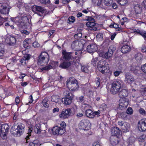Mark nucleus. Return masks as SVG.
<instances>
[{"label": "nucleus", "instance_id": "473e14b6", "mask_svg": "<svg viewBox=\"0 0 146 146\" xmlns=\"http://www.w3.org/2000/svg\"><path fill=\"white\" fill-rule=\"evenodd\" d=\"M60 100V98L57 95H53L51 97V100L52 101L57 103Z\"/></svg>", "mask_w": 146, "mask_h": 146}, {"label": "nucleus", "instance_id": "2eb2a0df", "mask_svg": "<svg viewBox=\"0 0 146 146\" xmlns=\"http://www.w3.org/2000/svg\"><path fill=\"white\" fill-rule=\"evenodd\" d=\"M58 63V62L51 61L47 66L43 67L40 69L42 71H43L44 70H48L54 68L57 66Z\"/></svg>", "mask_w": 146, "mask_h": 146}, {"label": "nucleus", "instance_id": "1a4fd4ad", "mask_svg": "<svg viewBox=\"0 0 146 146\" xmlns=\"http://www.w3.org/2000/svg\"><path fill=\"white\" fill-rule=\"evenodd\" d=\"M38 61L40 63L43 62L47 64L49 60V56L48 54L45 52H42L38 58Z\"/></svg>", "mask_w": 146, "mask_h": 146}, {"label": "nucleus", "instance_id": "79ce46f5", "mask_svg": "<svg viewBox=\"0 0 146 146\" xmlns=\"http://www.w3.org/2000/svg\"><path fill=\"white\" fill-rule=\"evenodd\" d=\"M79 42L78 41L74 42L71 44V46L73 48L75 49L78 48V46L79 44Z\"/></svg>", "mask_w": 146, "mask_h": 146}, {"label": "nucleus", "instance_id": "a18cd8bd", "mask_svg": "<svg viewBox=\"0 0 146 146\" xmlns=\"http://www.w3.org/2000/svg\"><path fill=\"white\" fill-rule=\"evenodd\" d=\"M3 45L0 44V56H2L4 53L5 51L3 48Z\"/></svg>", "mask_w": 146, "mask_h": 146}, {"label": "nucleus", "instance_id": "a211bd4d", "mask_svg": "<svg viewBox=\"0 0 146 146\" xmlns=\"http://www.w3.org/2000/svg\"><path fill=\"white\" fill-rule=\"evenodd\" d=\"M128 103L127 101L125 99H121L119 102V107L121 109L126 108L128 105Z\"/></svg>", "mask_w": 146, "mask_h": 146}, {"label": "nucleus", "instance_id": "c03bdc74", "mask_svg": "<svg viewBox=\"0 0 146 146\" xmlns=\"http://www.w3.org/2000/svg\"><path fill=\"white\" fill-rule=\"evenodd\" d=\"M118 3L122 5H124L127 2V0H117Z\"/></svg>", "mask_w": 146, "mask_h": 146}, {"label": "nucleus", "instance_id": "6ab92c4d", "mask_svg": "<svg viewBox=\"0 0 146 146\" xmlns=\"http://www.w3.org/2000/svg\"><path fill=\"white\" fill-rule=\"evenodd\" d=\"M98 49V47L95 44H92L88 45L87 50L88 52L92 53L96 52Z\"/></svg>", "mask_w": 146, "mask_h": 146}, {"label": "nucleus", "instance_id": "4468645a", "mask_svg": "<svg viewBox=\"0 0 146 146\" xmlns=\"http://www.w3.org/2000/svg\"><path fill=\"white\" fill-rule=\"evenodd\" d=\"M8 6V5L6 3H0V13L3 14H8L9 10Z\"/></svg>", "mask_w": 146, "mask_h": 146}, {"label": "nucleus", "instance_id": "09e8293b", "mask_svg": "<svg viewBox=\"0 0 146 146\" xmlns=\"http://www.w3.org/2000/svg\"><path fill=\"white\" fill-rule=\"evenodd\" d=\"M98 59L97 58H94L92 60L91 64L94 66H95L96 65L97 61H98Z\"/></svg>", "mask_w": 146, "mask_h": 146}, {"label": "nucleus", "instance_id": "0eeeda50", "mask_svg": "<svg viewBox=\"0 0 146 146\" xmlns=\"http://www.w3.org/2000/svg\"><path fill=\"white\" fill-rule=\"evenodd\" d=\"M116 49V48L114 45L111 46L108 49V52L105 54L102 52H100L99 53L100 56H102L106 58H108L111 57L113 55L114 52Z\"/></svg>", "mask_w": 146, "mask_h": 146}, {"label": "nucleus", "instance_id": "a19ab883", "mask_svg": "<svg viewBox=\"0 0 146 146\" xmlns=\"http://www.w3.org/2000/svg\"><path fill=\"white\" fill-rule=\"evenodd\" d=\"M93 3L96 5L100 6L102 4V0H92Z\"/></svg>", "mask_w": 146, "mask_h": 146}, {"label": "nucleus", "instance_id": "774afa93", "mask_svg": "<svg viewBox=\"0 0 146 146\" xmlns=\"http://www.w3.org/2000/svg\"><path fill=\"white\" fill-rule=\"evenodd\" d=\"M110 27L111 28H113L116 29L118 27V25L115 23H114L113 25L111 24L110 25Z\"/></svg>", "mask_w": 146, "mask_h": 146}, {"label": "nucleus", "instance_id": "cd10ccee", "mask_svg": "<svg viewBox=\"0 0 146 146\" xmlns=\"http://www.w3.org/2000/svg\"><path fill=\"white\" fill-rule=\"evenodd\" d=\"M128 94L127 90L123 89L119 92V96L121 98H124L127 96Z\"/></svg>", "mask_w": 146, "mask_h": 146}, {"label": "nucleus", "instance_id": "412c9836", "mask_svg": "<svg viewBox=\"0 0 146 146\" xmlns=\"http://www.w3.org/2000/svg\"><path fill=\"white\" fill-rule=\"evenodd\" d=\"M118 125L121 127V128L126 131H128V129L129 128V125L128 123H123L122 121H119L118 122Z\"/></svg>", "mask_w": 146, "mask_h": 146}, {"label": "nucleus", "instance_id": "ddd939ff", "mask_svg": "<svg viewBox=\"0 0 146 146\" xmlns=\"http://www.w3.org/2000/svg\"><path fill=\"white\" fill-rule=\"evenodd\" d=\"M138 127L140 131H146V119H143L138 122Z\"/></svg>", "mask_w": 146, "mask_h": 146}, {"label": "nucleus", "instance_id": "a878e982", "mask_svg": "<svg viewBox=\"0 0 146 146\" xmlns=\"http://www.w3.org/2000/svg\"><path fill=\"white\" fill-rule=\"evenodd\" d=\"M85 113L86 116L90 118H94L95 116L93 111L90 109L86 110Z\"/></svg>", "mask_w": 146, "mask_h": 146}, {"label": "nucleus", "instance_id": "7ed1b4c3", "mask_svg": "<svg viewBox=\"0 0 146 146\" xmlns=\"http://www.w3.org/2000/svg\"><path fill=\"white\" fill-rule=\"evenodd\" d=\"M69 82L66 83V86L69 90L71 91H75L78 90L79 85L77 80L74 78H71Z\"/></svg>", "mask_w": 146, "mask_h": 146}, {"label": "nucleus", "instance_id": "37998d69", "mask_svg": "<svg viewBox=\"0 0 146 146\" xmlns=\"http://www.w3.org/2000/svg\"><path fill=\"white\" fill-rule=\"evenodd\" d=\"M75 21V17L73 16H71L69 17L68 20L67 22L70 24H71L74 23Z\"/></svg>", "mask_w": 146, "mask_h": 146}, {"label": "nucleus", "instance_id": "e433bc0d", "mask_svg": "<svg viewBox=\"0 0 146 146\" xmlns=\"http://www.w3.org/2000/svg\"><path fill=\"white\" fill-rule=\"evenodd\" d=\"M96 38L98 41L103 40V34L101 33H99L96 35Z\"/></svg>", "mask_w": 146, "mask_h": 146}, {"label": "nucleus", "instance_id": "864d4df0", "mask_svg": "<svg viewBox=\"0 0 146 146\" xmlns=\"http://www.w3.org/2000/svg\"><path fill=\"white\" fill-rule=\"evenodd\" d=\"M104 3L106 5L108 6L110 5L111 0H104Z\"/></svg>", "mask_w": 146, "mask_h": 146}, {"label": "nucleus", "instance_id": "58836bf2", "mask_svg": "<svg viewBox=\"0 0 146 146\" xmlns=\"http://www.w3.org/2000/svg\"><path fill=\"white\" fill-rule=\"evenodd\" d=\"M143 55L140 53H138L135 54V59L138 61L141 60L143 58Z\"/></svg>", "mask_w": 146, "mask_h": 146}, {"label": "nucleus", "instance_id": "39448f33", "mask_svg": "<svg viewBox=\"0 0 146 146\" xmlns=\"http://www.w3.org/2000/svg\"><path fill=\"white\" fill-rule=\"evenodd\" d=\"M125 82L127 84H130L131 86H134L137 85V82L134 79L133 76L129 73H126L125 75Z\"/></svg>", "mask_w": 146, "mask_h": 146}, {"label": "nucleus", "instance_id": "72a5a7b5", "mask_svg": "<svg viewBox=\"0 0 146 146\" xmlns=\"http://www.w3.org/2000/svg\"><path fill=\"white\" fill-rule=\"evenodd\" d=\"M81 70L82 72L84 73H89V69L88 66L87 65H84L82 66Z\"/></svg>", "mask_w": 146, "mask_h": 146}, {"label": "nucleus", "instance_id": "b1692460", "mask_svg": "<svg viewBox=\"0 0 146 146\" xmlns=\"http://www.w3.org/2000/svg\"><path fill=\"white\" fill-rule=\"evenodd\" d=\"M142 8L141 6L139 4H137L134 7V11L136 15L140 14L142 12Z\"/></svg>", "mask_w": 146, "mask_h": 146}, {"label": "nucleus", "instance_id": "6e6552de", "mask_svg": "<svg viewBox=\"0 0 146 146\" xmlns=\"http://www.w3.org/2000/svg\"><path fill=\"white\" fill-rule=\"evenodd\" d=\"M79 126L80 129L87 131L90 129L91 124L88 120L85 119L82 120L80 122Z\"/></svg>", "mask_w": 146, "mask_h": 146}, {"label": "nucleus", "instance_id": "9d476101", "mask_svg": "<svg viewBox=\"0 0 146 146\" xmlns=\"http://www.w3.org/2000/svg\"><path fill=\"white\" fill-rule=\"evenodd\" d=\"M73 115L74 113L72 112L71 109L68 108L63 110L60 115L59 117L60 118L64 119L67 118L70 116H72Z\"/></svg>", "mask_w": 146, "mask_h": 146}, {"label": "nucleus", "instance_id": "f8f14e48", "mask_svg": "<svg viewBox=\"0 0 146 146\" xmlns=\"http://www.w3.org/2000/svg\"><path fill=\"white\" fill-rule=\"evenodd\" d=\"M106 62L104 60H102L98 63V66L99 70L102 73L104 74L105 71L107 69L105 64Z\"/></svg>", "mask_w": 146, "mask_h": 146}, {"label": "nucleus", "instance_id": "4be33fe9", "mask_svg": "<svg viewBox=\"0 0 146 146\" xmlns=\"http://www.w3.org/2000/svg\"><path fill=\"white\" fill-rule=\"evenodd\" d=\"M32 10L34 12L37 11L41 12L42 13H44L45 12V9L42 7L36 5L33 6L32 8Z\"/></svg>", "mask_w": 146, "mask_h": 146}, {"label": "nucleus", "instance_id": "c756f323", "mask_svg": "<svg viewBox=\"0 0 146 146\" xmlns=\"http://www.w3.org/2000/svg\"><path fill=\"white\" fill-rule=\"evenodd\" d=\"M130 50V47L127 45H125L122 46L121 49V51L123 53H125L129 51Z\"/></svg>", "mask_w": 146, "mask_h": 146}, {"label": "nucleus", "instance_id": "aec40b11", "mask_svg": "<svg viewBox=\"0 0 146 146\" xmlns=\"http://www.w3.org/2000/svg\"><path fill=\"white\" fill-rule=\"evenodd\" d=\"M87 18L86 20L88 21L87 22L86 24V25L88 27L92 28L96 24L94 22V20L92 17H86Z\"/></svg>", "mask_w": 146, "mask_h": 146}, {"label": "nucleus", "instance_id": "423d86ee", "mask_svg": "<svg viewBox=\"0 0 146 146\" xmlns=\"http://www.w3.org/2000/svg\"><path fill=\"white\" fill-rule=\"evenodd\" d=\"M74 53L71 52H67L66 51H64L62 52V54L63 55V58L64 60L70 62H72L74 63H76L75 61V59L77 58V56H75L73 58L72 55Z\"/></svg>", "mask_w": 146, "mask_h": 146}, {"label": "nucleus", "instance_id": "f03ea898", "mask_svg": "<svg viewBox=\"0 0 146 146\" xmlns=\"http://www.w3.org/2000/svg\"><path fill=\"white\" fill-rule=\"evenodd\" d=\"M122 82L121 80H115L111 84L110 91L111 93L116 94L119 91L122 84Z\"/></svg>", "mask_w": 146, "mask_h": 146}, {"label": "nucleus", "instance_id": "f704fd0d", "mask_svg": "<svg viewBox=\"0 0 146 146\" xmlns=\"http://www.w3.org/2000/svg\"><path fill=\"white\" fill-rule=\"evenodd\" d=\"M95 87H99L100 84V79L99 77L96 78L94 82Z\"/></svg>", "mask_w": 146, "mask_h": 146}, {"label": "nucleus", "instance_id": "052dcab7", "mask_svg": "<svg viewBox=\"0 0 146 146\" xmlns=\"http://www.w3.org/2000/svg\"><path fill=\"white\" fill-rule=\"evenodd\" d=\"M1 133L0 132V135L3 139H5L7 138L6 133Z\"/></svg>", "mask_w": 146, "mask_h": 146}, {"label": "nucleus", "instance_id": "603ef678", "mask_svg": "<svg viewBox=\"0 0 146 146\" xmlns=\"http://www.w3.org/2000/svg\"><path fill=\"white\" fill-rule=\"evenodd\" d=\"M100 108L103 111L105 110L107 108V106L105 103H103L100 106Z\"/></svg>", "mask_w": 146, "mask_h": 146}, {"label": "nucleus", "instance_id": "ea45409f", "mask_svg": "<svg viewBox=\"0 0 146 146\" xmlns=\"http://www.w3.org/2000/svg\"><path fill=\"white\" fill-rule=\"evenodd\" d=\"M31 42V39L27 38L25 39L23 42V46L24 47H27L28 45Z\"/></svg>", "mask_w": 146, "mask_h": 146}, {"label": "nucleus", "instance_id": "338daca9", "mask_svg": "<svg viewBox=\"0 0 146 146\" xmlns=\"http://www.w3.org/2000/svg\"><path fill=\"white\" fill-rule=\"evenodd\" d=\"M141 68L142 71L145 73H146V63L142 66Z\"/></svg>", "mask_w": 146, "mask_h": 146}, {"label": "nucleus", "instance_id": "7c9ffc66", "mask_svg": "<svg viewBox=\"0 0 146 146\" xmlns=\"http://www.w3.org/2000/svg\"><path fill=\"white\" fill-rule=\"evenodd\" d=\"M35 132L38 134H40L41 132V126L39 124H36L34 128Z\"/></svg>", "mask_w": 146, "mask_h": 146}, {"label": "nucleus", "instance_id": "13d9d810", "mask_svg": "<svg viewBox=\"0 0 146 146\" xmlns=\"http://www.w3.org/2000/svg\"><path fill=\"white\" fill-rule=\"evenodd\" d=\"M55 32V31L54 30H50L48 32V36L49 37H53L54 36L53 34Z\"/></svg>", "mask_w": 146, "mask_h": 146}, {"label": "nucleus", "instance_id": "de8ad7c7", "mask_svg": "<svg viewBox=\"0 0 146 146\" xmlns=\"http://www.w3.org/2000/svg\"><path fill=\"white\" fill-rule=\"evenodd\" d=\"M82 35L81 33H79L76 34L74 36V37L76 39L78 40L82 37Z\"/></svg>", "mask_w": 146, "mask_h": 146}, {"label": "nucleus", "instance_id": "680f3d73", "mask_svg": "<svg viewBox=\"0 0 146 146\" xmlns=\"http://www.w3.org/2000/svg\"><path fill=\"white\" fill-rule=\"evenodd\" d=\"M139 111L140 113L141 114L144 115H146V112L143 108H141Z\"/></svg>", "mask_w": 146, "mask_h": 146}, {"label": "nucleus", "instance_id": "49530a36", "mask_svg": "<svg viewBox=\"0 0 146 146\" xmlns=\"http://www.w3.org/2000/svg\"><path fill=\"white\" fill-rule=\"evenodd\" d=\"M32 131V130L30 128H29L28 129V134L27 136L25 138L26 140V143H27L29 141H28V140H29V136L31 135H30L29 134V133H31V132Z\"/></svg>", "mask_w": 146, "mask_h": 146}, {"label": "nucleus", "instance_id": "5701e85b", "mask_svg": "<svg viewBox=\"0 0 146 146\" xmlns=\"http://www.w3.org/2000/svg\"><path fill=\"white\" fill-rule=\"evenodd\" d=\"M110 142L112 145L115 146L119 142L118 138L116 136L112 135L110 137Z\"/></svg>", "mask_w": 146, "mask_h": 146}, {"label": "nucleus", "instance_id": "f257e3e1", "mask_svg": "<svg viewBox=\"0 0 146 146\" xmlns=\"http://www.w3.org/2000/svg\"><path fill=\"white\" fill-rule=\"evenodd\" d=\"M11 20L15 22L19 27L22 28H26L29 24V20L26 16H23L21 17H17L11 18Z\"/></svg>", "mask_w": 146, "mask_h": 146}, {"label": "nucleus", "instance_id": "393cba45", "mask_svg": "<svg viewBox=\"0 0 146 146\" xmlns=\"http://www.w3.org/2000/svg\"><path fill=\"white\" fill-rule=\"evenodd\" d=\"M72 62L64 60L62 63L60 67L65 69H68L71 66Z\"/></svg>", "mask_w": 146, "mask_h": 146}, {"label": "nucleus", "instance_id": "0e129e2a", "mask_svg": "<svg viewBox=\"0 0 146 146\" xmlns=\"http://www.w3.org/2000/svg\"><path fill=\"white\" fill-rule=\"evenodd\" d=\"M33 46L35 48H37L40 46V44L37 42L35 41L33 43Z\"/></svg>", "mask_w": 146, "mask_h": 146}, {"label": "nucleus", "instance_id": "2f4dec72", "mask_svg": "<svg viewBox=\"0 0 146 146\" xmlns=\"http://www.w3.org/2000/svg\"><path fill=\"white\" fill-rule=\"evenodd\" d=\"M135 140V138L134 137H130L127 140L128 145V146H133Z\"/></svg>", "mask_w": 146, "mask_h": 146}, {"label": "nucleus", "instance_id": "4d7b16f0", "mask_svg": "<svg viewBox=\"0 0 146 146\" xmlns=\"http://www.w3.org/2000/svg\"><path fill=\"white\" fill-rule=\"evenodd\" d=\"M122 73V72L121 71H116L114 72L113 75L115 76H118L119 74Z\"/></svg>", "mask_w": 146, "mask_h": 146}, {"label": "nucleus", "instance_id": "e2e57ef3", "mask_svg": "<svg viewBox=\"0 0 146 146\" xmlns=\"http://www.w3.org/2000/svg\"><path fill=\"white\" fill-rule=\"evenodd\" d=\"M20 32L23 34L28 35L29 34V32L28 31L25 30H21Z\"/></svg>", "mask_w": 146, "mask_h": 146}, {"label": "nucleus", "instance_id": "9b49d317", "mask_svg": "<svg viewBox=\"0 0 146 146\" xmlns=\"http://www.w3.org/2000/svg\"><path fill=\"white\" fill-rule=\"evenodd\" d=\"M4 42L10 46L14 45L16 42V38L12 36H9L4 37Z\"/></svg>", "mask_w": 146, "mask_h": 146}, {"label": "nucleus", "instance_id": "dca6fc26", "mask_svg": "<svg viewBox=\"0 0 146 146\" xmlns=\"http://www.w3.org/2000/svg\"><path fill=\"white\" fill-rule=\"evenodd\" d=\"M24 125L23 124H20L17 127V131H16L15 130V132L13 133L12 132L13 131V128H12L11 130V133L12 134H13L14 135L16 133L17 135L19 136H20L24 131Z\"/></svg>", "mask_w": 146, "mask_h": 146}, {"label": "nucleus", "instance_id": "8fccbe9b", "mask_svg": "<svg viewBox=\"0 0 146 146\" xmlns=\"http://www.w3.org/2000/svg\"><path fill=\"white\" fill-rule=\"evenodd\" d=\"M81 53L82 52L80 51H78V52H74V54L75 55H78V59H76V61H76V62H78L79 61L80 59H79V57L80 56V55Z\"/></svg>", "mask_w": 146, "mask_h": 146}, {"label": "nucleus", "instance_id": "5fc2aeb1", "mask_svg": "<svg viewBox=\"0 0 146 146\" xmlns=\"http://www.w3.org/2000/svg\"><path fill=\"white\" fill-rule=\"evenodd\" d=\"M39 1L42 4H43L49 3L50 2V0H39Z\"/></svg>", "mask_w": 146, "mask_h": 146}, {"label": "nucleus", "instance_id": "20e7f679", "mask_svg": "<svg viewBox=\"0 0 146 146\" xmlns=\"http://www.w3.org/2000/svg\"><path fill=\"white\" fill-rule=\"evenodd\" d=\"M64 94L65 97L62 99V102L66 105L70 104L73 99L74 95L72 93L68 91H65L64 92Z\"/></svg>", "mask_w": 146, "mask_h": 146}, {"label": "nucleus", "instance_id": "6e6d98bb", "mask_svg": "<svg viewBox=\"0 0 146 146\" xmlns=\"http://www.w3.org/2000/svg\"><path fill=\"white\" fill-rule=\"evenodd\" d=\"M139 69V67L138 66H137L135 68H132L131 70L135 74H137L138 73Z\"/></svg>", "mask_w": 146, "mask_h": 146}, {"label": "nucleus", "instance_id": "3c124183", "mask_svg": "<svg viewBox=\"0 0 146 146\" xmlns=\"http://www.w3.org/2000/svg\"><path fill=\"white\" fill-rule=\"evenodd\" d=\"M133 110L131 108H128L126 110V113L127 114L131 115L133 113Z\"/></svg>", "mask_w": 146, "mask_h": 146}, {"label": "nucleus", "instance_id": "bb28decb", "mask_svg": "<svg viewBox=\"0 0 146 146\" xmlns=\"http://www.w3.org/2000/svg\"><path fill=\"white\" fill-rule=\"evenodd\" d=\"M121 133L120 130L118 127H113L111 130V133L113 136H116L119 135Z\"/></svg>", "mask_w": 146, "mask_h": 146}, {"label": "nucleus", "instance_id": "c85d7f7f", "mask_svg": "<svg viewBox=\"0 0 146 146\" xmlns=\"http://www.w3.org/2000/svg\"><path fill=\"white\" fill-rule=\"evenodd\" d=\"M1 128L0 132L3 133H7L9 129V126L7 124L1 125Z\"/></svg>", "mask_w": 146, "mask_h": 146}, {"label": "nucleus", "instance_id": "bf43d9fd", "mask_svg": "<svg viewBox=\"0 0 146 146\" xmlns=\"http://www.w3.org/2000/svg\"><path fill=\"white\" fill-rule=\"evenodd\" d=\"M142 31H143L140 30L139 29H135L134 30L133 32L135 33H137L138 35H141Z\"/></svg>", "mask_w": 146, "mask_h": 146}, {"label": "nucleus", "instance_id": "4c0bfd02", "mask_svg": "<svg viewBox=\"0 0 146 146\" xmlns=\"http://www.w3.org/2000/svg\"><path fill=\"white\" fill-rule=\"evenodd\" d=\"M140 91L143 95L146 96V86H142L140 89Z\"/></svg>", "mask_w": 146, "mask_h": 146}, {"label": "nucleus", "instance_id": "69168bd1", "mask_svg": "<svg viewBox=\"0 0 146 146\" xmlns=\"http://www.w3.org/2000/svg\"><path fill=\"white\" fill-rule=\"evenodd\" d=\"M31 55L29 54H26L24 55L23 57V59H25L26 60H29L31 58Z\"/></svg>", "mask_w": 146, "mask_h": 146}, {"label": "nucleus", "instance_id": "c9c22d12", "mask_svg": "<svg viewBox=\"0 0 146 146\" xmlns=\"http://www.w3.org/2000/svg\"><path fill=\"white\" fill-rule=\"evenodd\" d=\"M48 98L47 97L45 98L43 100L42 104L44 107L45 108H48L49 106V104L48 103Z\"/></svg>", "mask_w": 146, "mask_h": 146}, {"label": "nucleus", "instance_id": "f3484780", "mask_svg": "<svg viewBox=\"0 0 146 146\" xmlns=\"http://www.w3.org/2000/svg\"><path fill=\"white\" fill-rule=\"evenodd\" d=\"M52 131L54 134L57 135H61L63 134L65 132V129L58 126L54 127L52 129Z\"/></svg>", "mask_w": 146, "mask_h": 146}]
</instances>
